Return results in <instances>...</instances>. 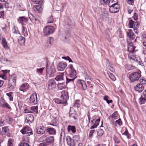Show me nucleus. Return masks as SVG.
Here are the masks:
<instances>
[{
	"label": "nucleus",
	"instance_id": "39",
	"mask_svg": "<svg viewBox=\"0 0 146 146\" xmlns=\"http://www.w3.org/2000/svg\"><path fill=\"white\" fill-rule=\"evenodd\" d=\"M118 2V0H110L108 3V5H112V4H113V3L117 4Z\"/></svg>",
	"mask_w": 146,
	"mask_h": 146
},
{
	"label": "nucleus",
	"instance_id": "7",
	"mask_svg": "<svg viewBox=\"0 0 146 146\" xmlns=\"http://www.w3.org/2000/svg\"><path fill=\"white\" fill-rule=\"evenodd\" d=\"M29 102L30 103L32 104H35L37 103V94L36 93L31 95Z\"/></svg>",
	"mask_w": 146,
	"mask_h": 146
},
{
	"label": "nucleus",
	"instance_id": "37",
	"mask_svg": "<svg viewBox=\"0 0 146 146\" xmlns=\"http://www.w3.org/2000/svg\"><path fill=\"white\" fill-rule=\"evenodd\" d=\"M57 86L59 90H62L64 88V84L63 83H58Z\"/></svg>",
	"mask_w": 146,
	"mask_h": 146
},
{
	"label": "nucleus",
	"instance_id": "59",
	"mask_svg": "<svg viewBox=\"0 0 146 146\" xmlns=\"http://www.w3.org/2000/svg\"><path fill=\"white\" fill-rule=\"evenodd\" d=\"M47 145H48V144H47L46 142L45 141V142H43L42 143H40L39 145L40 146H46Z\"/></svg>",
	"mask_w": 146,
	"mask_h": 146
},
{
	"label": "nucleus",
	"instance_id": "12",
	"mask_svg": "<svg viewBox=\"0 0 146 146\" xmlns=\"http://www.w3.org/2000/svg\"><path fill=\"white\" fill-rule=\"evenodd\" d=\"M35 132L38 134H43L45 131V129L43 127L39 126L35 130Z\"/></svg>",
	"mask_w": 146,
	"mask_h": 146
},
{
	"label": "nucleus",
	"instance_id": "18",
	"mask_svg": "<svg viewBox=\"0 0 146 146\" xmlns=\"http://www.w3.org/2000/svg\"><path fill=\"white\" fill-rule=\"evenodd\" d=\"M63 91H62L61 92L62 95L61 96V98H62V100L61 99H57L55 100V102L56 103L58 104H63L64 103V96L63 94Z\"/></svg>",
	"mask_w": 146,
	"mask_h": 146
},
{
	"label": "nucleus",
	"instance_id": "55",
	"mask_svg": "<svg viewBox=\"0 0 146 146\" xmlns=\"http://www.w3.org/2000/svg\"><path fill=\"white\" fill-rule=\"evenodd\" d=\"M64 60L68 61L69 62H73L71 59L68 56H64Z\"/></svg>",
	"mask_w": 146,
	"mask_h": 146
},
{
	"label": "nucleus",
	"instance_id": "41",
	"mask_svg": "<svg viewBox=\"0 0 146 146\" xmlns=\"http://www.w3.org/2000/svg\"><path fill=\"white\" fill-rule=\"evenodd\" d=\"M104 133V131L102 129H100L98 130V135L99 136H101Z\"/></svg>",
	"mask_w": 146,
	"mask_h": 146
},
{
	"label": "nucleus",
	"instance_id": "16",
	"mask_svg": "<svg viewBox=\"0 0 146 146\" xmlns=\"http://www.w3.org/2000/svg\"><path fill=\"white\" fill-rule=\"evenodd\" d=\"M66 141L67 144L70 146H74L75 143L74 140L72 139L69 136H67L66 137Z\"/></svg>",
	"mask_w": 146,
	"mask_h": 146
},
{
	"label": "nucleus",
	"instance_id": "22",
	"mask_svg": "<svg viewBox=\"0 0 146 146\" xmlns=\"http://www.w3.org/2000/svg\"><path fill=\"white\" fill-rule=\"evenodd\" d=\"M45 141L48 145L49 144L52 143L54 142V137L53 136H50V137H48L45 139Z\"/></svg>",
	"mask_w": 146,
	"mask_h": 146
},
{
	"label": "nucleus",
	"instance_id": "4",
	"mask_svg": "<svg viewBox=\"0 0 146 146\" xmlns=\"http://www.w3.org/2000/svg\"><path fill=\"white\" fill-rule=\"evenodd\" d=\"M21 132L22 134L23 135L26 134L28 136H29L33 134L31 129L28 127H25L21 131Z\"/></svg>",
	"mask_w": 146,
	"mask_h": 146
},
{
	"label": "nucleus",
	"instance_id": "6",
	"mask_svg": "<svg viewBox=\"0 0 146 146\" xmlns=\"http://www.w3.org/2000/svg\"><path fill=\"white\" fill-rule=\"evenodd\" d=\"M56 85L55 81L53 79L50 80L48 82V88L49 90H52L55 88Z\"/></svg>",
	"mask_w": 146,
	"mask_h": 146
},
{
	"label": "nucleus",
	"instance_id": "64",
	"mask_svg": "<svg viewBox=\"0 0 146 146\" xmlns=\"http://www.w3.org/2000/svg\"><path fill=\"white\" fill-rule=\"evenodd\" d=\"M135 61L138 62V64L141 66H142L143 65V63H142V62L140 60H139V61H138V60L137 59H136Z\"/></svg>",
	"mask_w": 146,
	"mask_h": 146
},
{
	"label": "nucleus",
	"instance_id": "13",
	"mask_svg": "<svg viewBox=\"0 0 146 146\" xmlns=\"http://www.w3.org/2000/svg\"><path fill=\"white\" fill-rule=\"evenodd\" d=\"M128 44L127 51L129 53H133L135 48V46H133V43L131 42H129L127 41Z\"/></svg>",
	"mask_w": 146,
	"mask_h": 146
},
{
	"label": "nucleus",
	"instance_id": "1",
	"mask_svg": "<svg viewBox=\"0 0 146 146\" xmlns=\"http://www.w3.org/2000/svg\"><path fill=\"white\" fill-rule=\"evenodd\" d=\"M140 77L141 74L139 72H134L129 76V79L132 82L138 81Z\"/></svg>",
	"mask_w": 146,
	"mask_h": 146
},
{
	"label": "nucleus",
	"instance_id": "20",
	"mask_svg": "<svg viewBox=\"0 0 146 146\" xmlns=\"http://www.w3.org/2000/svg\"><path fill=\"white\" fill-rule=\"evenodd\" d=\"M140 23L139 21H136L135 22L133 27L134 31L135 33L137 34L138 33L137 30L139 27Z\"/></svg>",
	"mask_w": 146,
	"mask_h": 146
},
{
	"label": "nucleus",
	"instance_id": "43",
	"mask_svg": "<svg viewBox=\"0 0 146 146\" xmlns=\"http://www.w3.org/2000/svg\"><path fill=\"white\" fill-rule=\"evenodd\" d=\"M54 21L53 18L52 16H51L48 18L47 23H50L53 22Z\"/></svg>",
	"mask_w": 146,
	"mask_h": 146
},
{
	"label": "nucleus",
	"instance_id": "51",
	"mask_svg": "<svg viewBox=\"0 0 146 146\" xmlns=\"http://www.w3.org/2000/svg\"><path fill=\"white\" fill-rule=\"evenodd\" d=\"M2 107L4 108H6L9 109H11V108L10 106L6 102L5 103Z\"/></svg>",
	"mask_w": 146,
	"mask_h": 146
},
{
	"label": "nucleus",
	"instance_id": "31",
	"mask_svg": "<svg viewBox=\"0 0 146 146\" xmlns=\"http://www.w3.org/2000/svg\"><path fill=\"white\" fill-rule=\"evenodd\" d=\"M80 101L79 100H76L75 101L73 106L76 108H79L80 106Z\"/></svg>",
	"mask_w": 146,
	"mask_h": 146
},
{
	"label": "nucleus",
	"instance_id": "34",
	"mask_svg": "<svg viewBox=\"0 0 146 146\" xmlns=\"http://www.w3.org/2000/svg\"><path fill=\"white\" fill-rule=\"evenodd\" d=\"M117 111L115 112L114 113H113L112 115H110L108 117L109 119H110L111 118H114V119H117Z\"/></svg>",
	"mask_w": 146,
	"mask_h": 146
},
{
	"label": "nucleus",
	"instance_id": "52",
	"mask_svg": "<svg viewBox=\"0 0 146 146\" xmlns=\"http://www.w3.org/2000/svg\"><path fill=\"white\" fill-rule=\"evenodd\" d=\"M79 135H74L73 137V139L74 141H78L79 140Z\"/></svg>",
	"mask_w": 146,
	"mask_h": 146
},
{
	"label": "nucleus",
	"instance_id": "8",
	"mask_svg": "<svg viewBox=\"0 0 146 146\" xmlns=\"http://www.w3.org/2000/svg\"><path fill=\"white\" fill-rule=\"evenodd\" d=\"M16 79L15 78L13 77L10 79L9 80L8 86L11 90L13 89L16 86Z\"/></svg>",
	"mask_w": 146,
	"mask_h": 146
},
{
	"label": "nucleus",
	"instance_id": "28",
	"mask_svg": "<svg viewBox=\"0 0 146 146\" xmlns=\"http://www.w3.org/2000/svg\"><path fill=\"white\" fill-rule=\"evenodd\" d=\"M29 16L30 19L31 20V21H34V20L35 21V23H40V21L38 19L34 18L33 15L31 13L30 14H29Z\"/></svg>",
	"mask_w": 146,
	"mask_h": 146
},
{
	"label": "nucleus",
	"instance_id": "32",
	"mask_svg": "<svg viewBox=\"0 0 146 146\" xmlns=\"http://www.w3.org/2000/svg\"><path fill=\"white\" fill-rule=\"evenodd\" d=\"M0 60L2 63L3 64H5L9 61L7 59L3 56L0 57Z\"/></svg>",
	"mask_w": 146,
	"mask_h": 146
},
{
	"label": "nucleus",
	"instance_id": "21",
	"mask_svg": "<svg viewBox=\"0 0 146 146\" xmlns=\"http://www.w3.org/2000/svg\"><path fill=\"white\" fill-rule=\"evenodd\" d=\"M3 131L5 133V135L8 137L10 136V134L9 133V130L8 126H5L2 128Z\"/></svg>",
	"mask_w": 146,
	"mask_h": 146
},
{
	"label": "nucleus",
	"instance_id": "36",
	"mask_svg": "<svg viewBox=\"0 0 146 146\" xmlns=\"http://www.w3.org/2000/svg\"><path fill=\"white\" fill-rule=\"evenodd\" d=\"M135 22L132 19L129 20L128 24L129 27L130 28H132L134 26Z\"/></svg>",
	"mask_w": 146,
	"mask_h": 146
},
{
	"label": "nucleus",
	"instance_id": "11",
	"mask_svg": "<svg viewBox=\"0 0 146 146\" xmlns=\"http://www.w3.org/2000/svg\"><path fill=\"white\" fill-rule=\"evenodd\" d=\"M134 88L136 91L141 93L143 90L144 87L142 84L138 83L134 86Z\"/></svg>",
	"mask_w": 146,
	"mask_h": 146
},
{
	"label": "nucleus",
	"instance_id": "25",
	"mask_svg": "<svg viewBox=\"0 0 146 146\" xmlns=\"http://www.w3.org/2000/svg\"><path fill=\"white\" fill-rule=\"evenodd\" d=\"M57 69L58 71H62L64 70V62H61L58 64Z\"/></svg>",
	"mask_w": 146,
	"mask_h": 146
},
{
	"label": "nucleus",
	"instance_id": "30",
	"mask_svg": "<svg viewBox=\"0 0 146 146\" xmlns=\"http://www.w3.org/2000/svg\"><path fill=\"white\" fill-rule=\"evenodd\" d=\"M69 96H68V93L67 92H65L64 91V100H65V101L64 102V106L68 104L67 100L69 99Z\"/></svg>",
	"mask_w": 146,
	"mask_h": 146
},
{
	"label": "nucleus",
	"instance_id": "40",
	"mask_svg": "<svg viewBox=\"0 0 146 146\" xmlns=\"http://www.w3.org/2000/svg\"><path fill=\"white\" fill-rule=\"evenodd\" d=\"M139 100V103L141 104H143L146 102V99L144 98L141 97Z\"/></svg>",
	"mask_w": 146,
	"mask_h": 146
},
{
	"label": "nucleus",
	"instance_id": "38",
	"mask_svg": "<svg viewBox=\"0 0 146 146\" xmlns=\"http://www.w3.org/2000/svg\"><path fill=\"white\" fill-rule=\"evenodd\" d=\"M128 56L129 58L130 59H132L133 60H136L135 56L133 54V53H129L128 54Z\"/></svg>",
	"mask_w": 146,
	"mask_h": 146
},
{
	"label": "nucleus",
	"instance_id": "9",
	"mask_svg": "<svg viewBox=\"0 0 146 146\" xmlns=\"http://www.w3.org/2000/svg\"><path fill=\"white\" fill-rule=\"evenodd\" d=\"M127 33V37L130 40H132L135 39V35L132 30L129 29Z\"/></svg>",
	"mask_w": 146,
	"mask_h": 146
},
{
	"label": "nucleus",
	"instance_id": "19",
	"mask_svg": "<svg viewBox=\"0 0 146 146\" xmlns=\"http://www.w3.org/2000/svg\"><path fill=\"white\" fill-rule=\"evenodd\" d=\"M106 65L108 69L112 72L115 71V69L113 68L112 65L111 64L108 60L106 62Z\"/></svg>",
	"mask_w": 146,
	"mask_h": 146
},
{
	"label": "nucleus",
	"instance_id": "3",
	"mask_svg": "<svg viewBox=\"0 0 146 146\" xmlns=\"http://www.w3.org/2000/svg\"><path fill=\"white\" fill-rule=\"evenodd\" d=\"M54 30L55 29L53 26H46L44 29L43 32L45 35H47L53 33Z\"/></svg>",
	"mask_w": 146,
	"mask_h": 146
},
{
	"label": "nucleus",
	"instance_id": "14",
	"mask_svg": "<svg viewBox=\"0 0 146 146\" xmlns=\"http://www.w3.org/2000/svg\"><path fill=\"white\" fill-rule=\"evenodd\" d=\"M34 11L36 13L41 12L42 10V8L40 5H35L33 7Z\"/></svg>",
	"mask_w": 146,
	"mask_h": 146
},
{
	"label": "nucleus",
	"instance_id": "27",
	"mask_svg": "<svg viewBox=\"0 0 146 146\" xmlns=\"http://www.w3.org/2000/svg\"><path fill=\"white\" fill-rule=\"evenodd\" d=\"M64 73L63 72L57 76L55 79L57 81L63 80V78Z\"/></svg>",
	"mask_w": 146,
	"mask_h": 146
},
{
	"label": "nucleus",
	"instance_id": "17",
	"mask_svg": "<svg viewBox=\"0 0 146 146\" xmlns=\"http://www.w3.org/2000/svg\"><path fill=\"white\" fill-rule=\"evenodd\" d=\"M29 88V85L27 83H24L21 85L19 88L20 90L24 92Z\"/></svg>",
	"mask_w": 146,
	"mask_h": 146
},
{
	"label": "nucleus",
	"instance_id": "56",
	"mask_svg": "<svg viewBox=\"0 0 146 146\" xmlns=\"http://www.w3.org/2000/svg\"><path fill=\"white\" fill-rule=\"evenodd\" d=\"M13 143L11 139H9L8 142V146H12Z\"/></svg>",
	"mask_w": 146,
	"mask_h": 146
},
{
	"label": "nucleus",
	"instance_id": "45",
	"mask_svg": "<svg viewBox=\"0 0 146 146\" xmlns=\"http://www.w3.org/2000/svg\"><path fill=\"white\" fill-rule=\"evenodd\" d=\"M53 41V39L52 37H49L47 41V44H51Z\"/></svg>",
	"mask_w": 146,
	"mask_h": 146
},
{
	"label": "nucleus",
	"instance_id": "33",
	"mask_svg": "<svg viewBox=\"0 0 146 146\" xmlns=\"http://www.w3.org/2000/svg\"><path fill=\"white\" fill-rule=\"evenodd\" d=\"M31 110L32 111H31V112H35L36 113H38V107L37 106H35L31 107Z\"/></svg>",
	"mask_w": 146,
	"mask_h": 146
},
{
	"label": "nucleus",
	"instance_id": "42",
	"mask_svg": "<svg viewBox=\"0 0 146 146\" xmlns=\"http://www.w3.org/2000/svg\"><path fill=\"white\" fill-rule=\"evenodd\" d=\"M80 84L81 85L82 88L84 90H85L87 88V85L84 82H80Z\"/></svg>",
	"mask_w": 146,
	"mask_h": 146
},
{
	"label": "nucleus",
	"instance_id": "60",
	"mask_svg": "<svg viewBox=\"0 0 146 146\" xmlns=\"http://www.w3.org/2000/svg\"><path fill=\"white\" fill-rule=\"evenodd\" d=\"M133 19L135 20H137L138 19L137 14L136 13H134Z\"/></svg>",
	"mask_w": 146,
	"mask_h": 146
},
{
	"label": "nucleus",
	"instance_id": "15",
	"mask_svg": "<svg viewBox=\"0 0 146 146\" xmlns=\"http://www.w3.org/2000/svg\"><path fill=\"white\" fill-rule=\"evenodd\" d=\"M28 20V19L25 18L24 17H19L18 19V22L21 23L22 25H25Z\"/></svg>",
	"mask_w": 146,
	"mask_h": 146
},
{
	"label": "nucleus",
	"instance_id": "46",
	"mask_svg": "<svg viewBox=\"0 0 146 146\" xmlns=\"http://www.w3.org/2000/svg\"><path fill=\"white\" fill-rule=\"evenodd\" d=\"M5 125V121L2 117H0V127H2Z\"/></svg>",
	"mask_w": 146,
	"mask_h": 146
},
{
	"label": "nucleus",
	"instance_id": "35",
	"mask_svg": "<svg viewBox=\"0 0 146 146\" xmlns=\"http://www.w3.org/2000/svg\"><path fill=\"white\" fill-rule=\"evenodd\" d=\"M100 118H99L98 119H97L96 121L95 120L93 119L91 121V122H92V123H94V121H95V123L94 124L95 126H96V127L99 125V123L100 121Z\"/></svg>",
	"mask_w": 146,
	"mask_h": 146
},
{
	"label": "nucleus",
	"instance_id": "48",
	"mask_svg": "<svg viewBox=\"0 0 146 146\" xmlns=\"http://www.w3.org/2000/svg\"><path fill=\"white\" fill-rule=\"evenodd\" d=\"M44 68H37L36 69V72L40 74H42L43 72V70L44 69Z\"/></svg>",
	"mask_w": 146,
	"mask_h": 146
},
{
	"label": "nucleus",
	"instance_id": "24",
	"mask_svg": "<svg viewBox=\"0 0 146 146\" xmlns=\"http://www.w3.org/2000/svg\"><path fill=\"white\" fill-rule=\"evenodd\" d=\"M70 77L71 78H68L66 77V83L67 84L69 82L72 81L73 82L74 80L76 78V76H73V74L71 73L69 75Z\"/></svg>",
	"mask_w": 146,
	"mask_h": 146
},
{
	"label": "nucleus",
	"instance_id": "50",
	"mask_svg": "<svg viewBox=\"0 0 146 146\" xmlns=\"http://www.w3.org/2000/svg\"><path fill=\"white\" fill-rule=\"evenodd\" d=\"M140 82L142 84H145L146 85V79H141L140 80Z\"/></svg>",
	"mask_w": 146,
	"mask_h": 146
},
{
	"label": "nucleus",
	"instance_id": "23",
	"mask_svg": "<svg viewBox=\"0 0 146 146\" xmlns=\"http://www.w3.org/2000/svg\"><path fill=\"white\" fill-rule=\"evenodd\" d=\"M2 44L3 47L6 50H8L9 48V47L7 45V42L5 38H2Z\"/></svg>",
	"mask_w": 146,
	"mask_h": 146
},
{
	"label": "nucleus",
	"instance_id": "49",
	"mask_svg": "<svg viewBox=\"0 0 146 146\" xmlns=\"http://www.w3.org/2000/svg\"><path fill=\"white\" fill-rule=\"evenodd\" d=\"M115 124H117L119 125H121L122 124V122L120 118H119L118 120L115 121Z\"/></svg>",
	"mask_w": 146,
	"mask_h": 146
},
{
	"label": "nucleus",
	"instance_id": "47",
	"mask_svg": "<svg viewBox=\"0 0 146 146\" xmlns=\"http://www.w3.org/2000/svg\"><path fill=\"white\" fill-rule=\"evenodd\" d=\"M6 102L5 100L3 99H1L0 100V105L2 107L3 106L5 103Z\"/></svg>",
	"mask_w": 146,
	"mask_h": 146
},
{
	"label": "nucleus",
	"instance_id": "26",
	"mask_svg": "<svg viewBox=\"0 0 146 146\" xmlns=\"http://www.w3.org/2000/svg\"><path fill=\"white\" fill-rule=\"evenodd\" d=\"M25 41V38L24 37L21 36L19 37L18 39V42L21 45L24 44Z\"/></svg>",
	"mask_w": 146,
	"mask_h": 146
},
{
	"label": "nucleus",
	"instance_id": "2",
	"mask_svg": "<svg viewBox=\"0 0 146 146\" xmlns=\"http://www.w3.org/2000/svg\"><path fill=\"white\" fill-rule=\"evenodd\" d=\"M110 7L109 11L112 13H117L119 11L120 6L118 4L113 3L112 5H109Z\"/></svg>",
	"mask_w": 146,
	"mask_h": 146
},
{
	"label": "nucleus",
	"instance_id": "29",
	"mask_svg": "<svg viewBox=\"0 0 146 146\" xmlns=\"http://www.w3.org/2000/svg\"><path fill=\"white\" fill-rule=\"evenodd\" d=\"M67 130L68 132H70L71 131L73 133H75L76 131V127L74 126H71L70 125L68 126Z\"/></svg>",
	"mask_w": 146,
	"mask_h": 146
},
{
	"label": "nucleus",
	"instance_id": "63",
	"mask_svg": "<svg viewBox=\"0 0 146 146\" xmlns=\"http://www.w3.org/2000/svg\"><path fill=\"white\" fill-rule=\"evenodd\" d=\"M94 131L93 130H91L89 133V137H92L93 134L94 133Z\"/></svg>",
	"mask_w": 146,
	"mask_h": 146
},
{
	"label": "nucleus",
	"instance_id": "62",
	"mask_svg": "<svg viewBox=\"0 0 146 146\" xmlns=\"http://www.w3.org/2000/svg\"><path fill=\"white\" fill-rule=\"evenodd\" d=\"M18 104L19 108H21L22 107L23 102H21V101L18 102Z\"/></svg>",
	"mask_w": 146,
	"mask_h": 146
},
{
	"label": "nucleus",
	"instance_id": "44",
	"mask_svg": "<svg viewBox=\"0 0 146 146\" xmlns=\"http://www.w3.org/2000/svg\"><path fill=\"white\" fill-rule=\"evenodd\" d=\"M108 75L110 79L113 81H115L116 80V78L114 75L111 73H109Z\"/></svg>",
	"mask_w": 146,
	"mask_h": 146
},
{
	"label": "nucleus",
	"instance_id": "61",
	"mask_svg": "<svg viewBox=\"0 0 146 146\" xmlns=\"http://www.w3.org/2000/svg\"><path fill=\"white\" fill-rule=\"evenodd\" d=\"M46 137V136L43 135L40 138L39 140L40 141H44V140H45V139H46L45 138Z\"/></svg>",
	"mask_w": 146,
	"mask_h": 146
},
{
	"label": "nucleus",
	"instance_id": "57",
	"mask_svg": "<svg viewBox=\"0 0 146 146\" xmlns=\"http://www.w3.org/2000/svg\"><path fill=\"white\" fill-rule=\"evenodd\" d=\"M71 73H72V74H73V76L76 75V70L74 69V68H73V69H71Z\"/></svg>",
	"mask_w": 146,
	"mask_h": 146
},
{
	"label": "nucleus",
	"instance_id": "53",
	"mask_svg": "<svg viewBox=\"0 0 146 146\" xmlns=\"http://www.w3.org/2000/svg\"><path fill=\"white\" fill-rule=\"evenodd\" d=\"M22 28H23V29H22V32L23 33L25 34V33H27V28L26 27L24 26V25H23Z\"/></svg>",
	"mask_w": 146,
	"mask_h": 146
},
{
	"label": "nucleus",
	"instance_id": "58",
	"mask_svg": "<svg viewBox=\"0 0 146 146\" xmlns=\"http://www.w3.org/2000/svg\"><path fill=\"white\" fill-rule=\"evenodd\" d=\"M8 118V123L10 124H11L12 123L13 121V119L11 117H9Z\"/></svg>",
	"mask_w": 146,
	"mask_h": 146
},
{
	"label": "nucleus",
	"instance_id": "10",
	"mask_svg": "<svg viewBox=\"0 0 146 146\" xmlns=\"http://www.w3.org/2000/svg\"><path fill=\"white\" fill-rule=\"evenodd\" d=\"M34 117L33 115L31 114H28L26 117L25 122L29 123H32L34 121Z\"/></svg>",
	"mask_w": 146,
	"mask_h": 146
},
{
	"label": "nucleus",
	"instance_id": "5",
	"mask_svg": "<svg viewBox=\"0 0 146 146\" xmlns=\"http://www.w3.org/2000/svg\"><path fill=\"white\" fill-rule=\"evenodd\" d=\"M49 125L54 126L55 128L48 127L46 129V132L50 135H55L56 133L55 128L57 127V125L52 123H50Z\"/></svg>",
	"mask_w": 146,
	"mask_h": 146
},
{
	"label": "nucleus",
	"instance_id": "54",
	"mask_svg": "<svg viewBox=\"0 0 146 146\" xmlns=\"http://www.w3.org/2000/svg\"><path fill=\"white\" fill-rule=\"evenodd\" d=\"M35 1H33V2H35L36 4H38V5H40L42 3L43 1L42 0H40L39 1L38 0H35Z\"/></svg>",
	"mask_w": 146,
	"mask_h": 146
}]
</instances>
